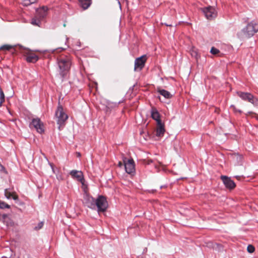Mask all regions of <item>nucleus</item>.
Here are the masks:
<instances>
[{"instance_id":"obj_1","label":"nucleus","mask_w":258,"mask_h":258,"mask_svg":"<svg viewBox=\"0 0 258 258\" xmlns=\"http://www.w3.org/2000/svg\"><path fill=\"white\" fill-rule=\"evenodd\" d=\"M58 67V73L56 77L60 82H63L67 78L72 65L71 58L69 56H61L57 59Z\"/></svg>"},{"instance_id":"obj_2","label":"nucleus","mask_w":258,"mask_h":258,"mask_svg":"<svg viewBox=\"0 0 258 258\" xmlns=\"http://www.w3.org/2000/svg\"><path fill=\"white\" fill-rule=\"evenodd\" d=\"M55 115L57 118V123L59 125L58 128L60 130L62 125H63L66 121L68 118V115L64 112L62 106L58 103Z\"/></svg>"},{"instance_id":"obj_3","label":"nucleus","mask_w":258,"mask_h":258,"mask_svg":"<svg viewBox=\"0 0 258 258\" xmlns=\"http://www.w3.org/2000/svg\"><path fill=\"white\" fill-rule=\"evenodd\" d=\"M242 31L247 38H250L258 31V23L254 21L248 23Z\"/></svg>"},{"instance_id":"obj_4","label":"nucleus","mask_w":258,"mask_h":258,"mask_svg":"<svg viewBox=\"0 0 258 258\" xmlns=\"http://www.w3.org/2000/svg\"><path fill=\"white\" fill-rule=\"evenodd\" d=\"M237 94L243 100L248 101L253 105L258 106V99L251 93L239 91L237 92Z\"/></svg>"},{"instance_id":"obj_5","label":"nucleus","mask_w":258,"mask_h":258,"mask_svg":"<svg viewBox=\"0 0 258 258\" xmlns=\"http://www.w3.org/2000/svg\"><path fill=\"white\" fill-rule=\"evenodd\" d=\"M95 208H97V211L99 212L106 211L108 207V202L105 197L99 196L95 200Z\"/></svg>"},{"instance_id":"obj_6","label":"nucleus","mask_w":258,"mask_h":258,"mask_svg":"<svg viewBox=\"0 0 258 258\" xmlns=\"http://www.w3.org/2000/svg\"><path fill=\"white\" fill-rule=\"evenodd\" d=\"M21 51L25 55L26 60L28 62L35 63L39 59L38 56L30 50L22 49Z\"/></svg>"},{"instance_id":"obj_7","label":"nucleus","mask_w":258,"mask_h":258,"mask_svg":"<svg viewBox=\"0 0 258 258\" xmlns=\"http://www.w3.org/2000/svg\"><path fill=\"white\" fill-rule=\"evenodd\" d=\"M124 166L125 171L128 174H133L135 172V164L132 158L127 159L125 158L123 159Z\"/></svg>"},{"instance_id":"obj_8","label":"nucleus","mask_w":258,"mask_h":258,"mask_svg":"<svg viewBox=\"0 0 258 258\" xmlns=\"http://www.w3.org/2000/svg\"><path fill=\"white\" fill-rule=\"evenodd\" d=\"M29 126L30 128L34 127L37 132L40 134L44 132L43 123L39 118H33Z\"/></svg>"},{"instance_id":"obj_9","label":"nucleus","mask_w":258,"mask_h":258,"mask_svg":"<svg viewBox=\"0 0 258 258\" xmlns=\"http://www.w3.org/2000/svg\"><path fill=\"white\" fill-rule=\"evenodd\" d=\"M147 60L146 55H143L136 58L135 61L134 71L135 72L141 71L145 67Z\"/></svg>"},{"instance_id":"obj_10","label":"nucleus","mask_w":258,"mask_h":258,"mask_svg":"<svg viewBox=\"0 0 258 258\" xmlns=\"http://www.w3.org/2000/svg\"><path fill=\"white\" fill-rule=\"evenodd\" d=\"M95 200L92 196L85 193L83 197V204L85 206L91 209H95Z\"/></svg>"},{"instance_id":"obj_11","label":"nucleus","mask_w":258,"mask_h":258,"mask_svg":"<svg viewBox=\"0 0 258 258\" xmlns=\"http://www.w3.org/2000/svg\"><path fill=\"white\" fill-rule=\"evenodd\" d=\"M205 17L208 20H213L217 16V13L212 7L204 8L202 10Z\"/></svg>"},{"instance_id":"obj_12","label":"nucleus","mask_w":258,"mask_h":258,"mask_svg":"<svg viewBox=\"0 0 258 258\" xmlns=\"http://www.w3.org/2000/svg\"><path fill=\"white\" fill-rule=\"evenodd\" d=\"M221 179H222L224 184L227 188L231 190L234 189L236 186L235 182L230 177H228L226 176L222 175L221 176Z\"/></svg>"},{"instance_id":"obj_13","label":"nucleus","mask_w":258,"mask_h":258,"mask_svg":"<svg viewBox=\"0 0 258 258\" xmlns=\"http://www.w3.org/2000/svg\"><path fill=\"white\" fill-rule=\"evenodd\" d=\"M70 174L73 178H76L78 181L84 184L85 179L84 178L83 173L81 171L76 170H73L71 171Z\"/></svg>"},{"instance_id":"obj_14","label":"nucleus","mask_w":258,"mask_h":258,"mask_svg":"<svg viewBox=\"0 0 258 258\" xmlns=\"http://www.w3.org/2000/svg\"><path fill=\"white\" fill-rule=\"evenodd\" d=\"M157 125L156 135L157 137L163 136L165 132L164 123L162 122L158 121V123H157Z\"/></svg>"},{"instance_id":"obj_15","label":"nucleus","mask_w":258,"mask_h":258,"mask_svg":"<svg viewBox=\"0 0 258 258\" xmlns=\"http://www.w3.org/2000/svg\"><path fill=\"white\" fill-rule=\"evenodd\" d=\"M47 8L46 7L43 6L42 8L37 9L36 10V15L38 18L43 20L47 15Z\"/></svg>"},{"instance_id":"obj_16","label":"nucleus","mask_w":258,"mask_h":258,"mask_svg":"<svg viewBox=\"0 0 258 258\" xmlns=\"http://www.w3.org/2000/svg\"><path fill=\"white\" fill-rule=\"evenodd\" d=\"M151 113L152 118L156 121L157 123H158V121L162 122L160 114L156 108H152Z\"/></svg>"},{"instance_id":"obj_17","label":"nucleus","mask_w":258,"mask_h":258,"mask_svg":"<svg viewBox=\"0 0 258 258\" xmlns=\"http://www.w3.org/2000/svg\"><path fill=\"white\" fill-rule=\"evenodd\" d=\"M157 91L166 99H170L172 96L169 92L164 89H161L160 87L157 88Z\"/></svg>"},{"instance_id":"obj_18","label":"nucleus","mask_w":258,"mask_h":258,"mask_svg":"<svg viewBox=\"0 0 258 258\" xmlns=\"http://www.w3.org/2000/svg\"><path fill=\"white\" fill-rule=\"evenodd\" d=\"M78 1L84 10L88 9L92 3V0H78Z\"/></svg>"},{"instance_id":"obj_19","label":"nucleus","mask_w":258,"mask_h":258,"mask_svg":"<svg viewBox=\"0 0 258 258\" xmlns=\"http://www.w3.org/2000/svg\"><path fill=\"white\" fill-rule=\"evenodd\" d=\"M42 20L38 18L37 16H35V17L32 19L31 20V24L35 26H39L41 24V21Z\"/></svg>"},{"instance_id":"obj_20","label":"nucleus","mask_w":258,"mask_h":258,"mask_svg":"<svg viewBox=\"0 0 258 258\" xmlns=\"http://www.w3.org/2000/svg\"><path fill=\"white\" fill-rule=\"evenodd\" d=\"M37 1L38 0H22V3L24 6H28L36 3Z\"/></svg>"},{"instance_id":"obj_21","label":"nucleus","mask_w":258,"mask_h":258,"mask_svg":"<svg viewBox=\"0 0 258 258\" xmlns=\"http://www.w3.org/2000/svg\"><path fill=\"white\" fill-rule=\"evenodd\" d=\"M5 101V94L4 93L0 87V106H2V103Z\"/></svg>"},{"instance_id":"obj_22","label":"nucleus","mask_w":258,"mask_h":258,"mask_svg":"<svg viewBox=\"0 0 258 258\" xmlns=\"http://www.w3.org/2000/svg\"><path fill=\"white\" fill-rule=\"evenodd\" d=\"M13 47V46L8 45V44H5L3 46H2L0 47V50H9L11 49H12Z\"/></svg>"},{"instance_id":"obj_23","label":"nucleus","mask_w":258,"mask_h":258,"mask_svg":"<svg viewBox=\"0 0 258 258\" xmlns=\"http://www.w3.org/2000/svg\"><path fill=\"white\" fill-rule=\"evenodd\" d=\"M5 208L9 209L10 208V206L6 203L0 201V209H4Z\"/></svg>"},{"instance_id":"obj_24","label":"nucleus","mask_w":258,"mask_h":258,"mask_svg":"<svg viewBox=\"0 0 258 258\" xmlns=\"http://www.w3.org/2000/svg\"><path fill=\"white\" fill-rule=\"evenodd\" d=\"M13 192H11L8 190V189H6L5 190V195L6 197L9 199L11 198L12 196H13Z\"/></svg>"},{"instance_id":"obj_25","label":"nucleus","mask_w":258,"mask_h":258,"mask_svg":"<svg viewBox=\"0 0 258 258\" xmlns=\"http://www.w3.org/2000/svg\"><path fill=\"white\" fill-rule=\"evenodd\" d=\"M217 245V246L221 247V245L218 243H214L213 242L210 241L207 243V246L209 247H212L213 248H215V246Z\"/></svg>"},{"instance_id":"obj_26","label":"nucleus","mask_w":258,"mask_h":258,"mask_svg":"<svg viewBox=\"0 0 258 258\" xmlns=\"http://www.w3.org/2000/svg\"><path fill=\"white\" fill-rule=\"evenodd\" d=\"M247 250L249 253H252L254 251L255 248L252 245H248L247 247Z\"/></svg>"},{"instance_id":"obj_27","label":"nucleus","mask_w":258,"mask_h":258,"mask_svg":"<svg viewBox=\"0 0 258 258\" xmlns=\"http://www.w3.org/2000/svg\"><path fill=\"white\" fill-rule=\"evenodd\" d=\"M210 52L213 54H217L220 52V51L217 48L214 47H212V48L211 49Z\"/></svg>"},{"instance_id":"obj_28","label":"nucleus","mask_w":258,"mask_h":258,"mask_svg":"<svg viewBox=\"0 0 258 258\" xmlns=\"http://www.w3.org/2000/svg\"><path fill=\"white\" fill-rule=\"evenodd\" d=\"M0 172L4 173L6 174H8V172L5 167L0 163Z\"/></svg>"},{"instance_id":"obj_29","label":"nucleus","mask_w":258,"mask_h":258,"mask_svg":"<svg viewBox=\"0 0 258 258\" xmlns=\"http://www.w3.org/2000/svg\"><path fill=\"white\" fill-rule=\"evenodd\" d=\"M43 222H39L37 226H36L35 228H34V229L36 230H39L41 228H42V227H43Z\"/></svg>"},{"instance_id":"obj_30","label":"nucleus","mask_w":258,"mask_h":258,"mask_svg":"<svg viewBox=\"0 0 258 258\" xmlns=\"http://www.w3.org/2000/svg\"><path fill=\"white\" fill-rule=\"evenodd\" d=\"M11 198H12L15 201L18 200L19 199L18 196L16 195L15 192H13V196H12Z\"/></svg>"},{"instance_id":"obj_31","label":"nucleus","mask_w":258,"mask_h":258,"mask_svg":"<svg viewBox=\"0 0 258 258\" xmlns=\"http://www.w3.org/2000/svg\"><path fill=\"white\" fill-rule=\"evenodd\" d=\"M191 54L192 56L197 58V57L198 56V53L197 52V51L193 50Z\"/></svg>"},{"instance_id":"obj_32","label":"nucleus","mask_w":258,"mask_h":258,"mask_svg":"<svg viewBox=\"0 0 258 258\" xmlns=\"http://www.w3.org/2000/svg\"><path fill=\"white\" fill-rule=\"evenodd\" d=\"M123 165H124V163H122L121 162H118V167H121L122 166H123Z\"/></svg>"},{"instance_id":"obj_33","label":"nucleus","mask_w":258,"mask_h":258,"mask_svg":"<svg viewBox=\"0 0 258 258\" xmlns=\"http://www.w3.org/2000/svg\"><path fill=\"white\" fill-rule=\"evenodd\" d=\"M247 114H253V115H254L255 116H256L257 115L254 113H253L252 112H251V111H249L247 112Z\"/></svg>"},{"instance_id":"obj_34","label":"nucleus","mask_w":258,"mask_h":258,"mask_svg":"<svg viewBox=\"0 0 258 258\" xmlns=\"http://www.w3.org/2000/svg\"><path fill=\"white\" fill-rule=\"evenodd\" d=\"M165 25H166V26H169V27H171L172 26V24H168L167 23H164V24Z\"/></svg>"},{"instance_id":"obj_35","label":"nucleus","mask_w":258,"mask_h":258,"mask_svg":"<svg viewBox=\"0 0 258 258\" xmlns=\"http://www.w3.org/2000/svg\"><path fill=\"white\" fill-rule=\"evenodd\" d=\"M152 162V160H148V162H147V164H150Z\"/></svg>"},{"instance_id":"obj_36","label":"nucleus","mask_w":258,"mask_h":258,"mask_svg":"<svg viewBox=\"0 0 258 258\" xmlns=\"http://www.w3.org/2000/svg\"><path fill=\"white\" fill-rule=\"evenodd\" d=\"M7 217V215H6V214H4L3 215V217L4 219H5Z\"/></svg>"},{"instance_id":"obj_37","label":"nucleus","mask_w":258,"mask_h":258,"mask_svg":"<svg viewBox=\"0 0 258 258\" xmlns=\"http://www.w3.org/2000/svg\"><path fill=\"white\" fill-rule=\"evenodd\" d=\"M77 154L78 157H80L81 156V153H80L77 152Z\"/></svg>"},{"instance_id":"obj_38","label":"nucleus","mask_w":258,"mask_h":258,"mask_svg":"<svg viewBox=\"0 0 258 258\" xmlns=\"http://www.w3.org/2000/svg\"><path fill=\"white\" fill-rule=\"evenodd\" d=\"M165 187V185H162V186H160V189H162V188H164V187Z\"/></svg>"},{"instance_id":"obj_39","label":"nucleus","mask_w":258,"mask_h":258,"mask_svg":"<svg viewBox=\"0 0 258 258\" xmlns=\"http://www.w3.org/2000/svg\"><path fill=\"white\" fill-rule=\"evenodd\" d=\"M237 111L239 112V113H241L242 112V111L241 110H237Z\"/></svg>"}]
</instances>
